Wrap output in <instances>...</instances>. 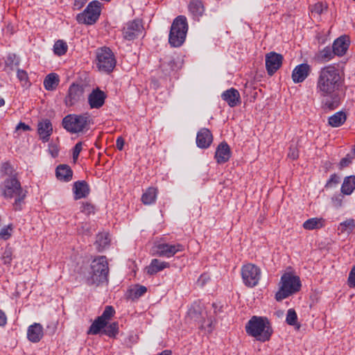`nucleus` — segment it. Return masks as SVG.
I'll return each instance as SVG.
<instances>
[{"label":"nucleus","instance_id":"f257e3e1","mask_svg":"<svg viewBox=\"0 0 355 355\" xmlns=\"http://www.w3.org/2000/svg\"><path fill=\"white\" fill-rule=\"evenodd\" d=\"M343 83L344 78L335 65L329 64L318 71L315 91L317 94L323 98L322 103L326 108L334 110L338 107V92Z\"/></svg>","mask_w":355,"mask_h":355},{"label":"nucleus","instance_id":"f03ea898","mask_svg":"<svg viewBox=\"0 0 355 355\" xmlns=\"http://www.w3.org/2000/svg\"><path fill=\"white\" fill-rule=\"evenodd\" d=\"M1 196L6 200L15 199L12 203L15 211H21L27 191L21 187L15 176L6 177L0 185Z\"/></svg>","mask_w":355,"mask_h":355},{"label":"nucleus","instance_id":"7ed1b4c3","mask_svg":"<svg viewBox=\"0 0 355 355\" xmlns=\"http://www.w3.org/2000/svg\"><path fill=\"white\" fill-rule=\"evenodd\" d=\"M245 331L257 340L264 343L270 339L273 329L267 318L254 315L246 323Z\"/></svg>","mask_w":355,"mask_h":355},{"label":"nucleus","instance_id":"20e7f679","mask_svg":"<svg viewBox=\"0 0 355 355\" xmlns=\"http://www.w3.org/2000/svg\"><path fill=\"white\" fill-rule=\"evenodd\" d=\"M89 276L87 278L89 286L98 287L108 283L109 268L105 256L95 258L90 265Z\"/></svg>","mask_w":355,"mask_h":355},{"label":"nucleus","instance_id":"39448f33","mask_svg":"<svg viewBox=\"0 0 355 355\" xmlns=\"http://www.w3.org/2000/svg\"><path fill=\"white\" fill-rule=\"evenodd\" d=\"M62 126L69 132L79 133L87 131L92 124V119L87 113L82 114H70L62 119Z\"/></svg>","mask_w":355,"mask_h":355},{"label":"nucleus","instance_id":"423d86ee","mask_svg":"<svg viewBox=\"0 0 355 355\" xmlns=\"http://www.w3.org/2000/svg\"><path fill=\"white\" fill-rule=\"evenodd\" d=\"M279 285V291L275 294L277 301H282L298 292L302 286L300 277L291 272L282 275Z\"/></svg>","mask_w":355,"mask_h":355},{"label":"nucleus","instance_id":"0eeeda50","mask_svg":"<svg viewBox=\"0 0 355 355\" xmlns=\"http://www.w3.org/2000/svg\"><path fill=\"white\" fill-rule=\"evenodd\" d=\"M188 31L187 18L183 15L177 17L173 21L168 42L171 46L180 47L184 42Z\"/></svg>","mask_w":355,"mask_h":355},{"label":"nucleus","instance_id":"6e6552de","mask_svg":"<svg viewBox=\"0 0 355 355\" xmlns=\"http://www.w3.org/2000/svg\"><path fill=\"white\" fill-rule=\"evenodd\" d=\"M96 62L98 70L106 73L112 72L116 64L114 53L106 46L96 49Z\"/></svg>","mask_w":355,"mask_h":355},{"label":"nucleus","instance_id":"1a4fd4ad","mask_svg":"<svg viewBox=\"0 0 355 355\" xmlns=\"http://www.w3.org/2000/svg\"><path fill=\"white\" fill-rule=\"evenodd\" d=\"M101 3L98 1H91L83 12L77 15L76 20L79 24H94L101 15Z\"/></svg>","mask_w":355,"mask_h":355},{"label":"nucleus","instance_id":"9d476101","mask_svg":"<svg viewBox=\"0 0 355 355\" xmlns=\"http://www.w3.org/2000/svg\"><path fill=\"white\" fill-rule=\"evenodd\" d=\"M241 275L245 286L252 288L257 286L261 278V270L252 263L244 265L241 268Z\"/></svg>","mask_w":355,"mask_h":355},{"label":"nucleus","instance_id":"9b49d317","mask_svg":"<svg viewBox=\"0 0 355 355\" xmlns=\"http://www.w3.org/2000/svg\"><path fill=\"white\" fill-rule=\"evenodd\" d=\"M144 31V26L141 21L133 20L128 21L123 29L124 39L132 41L140 36Z\"/></svg>","mask_w":355,"mask_h":355},{"label":"nucleus","instance_id":"f8f14e48","mask_svg":"<svg viewBox=\"0 0 355 355\" xmlns=\"http://www.w3.org/2000/svg\"><path fill=\"white\" fill-rule=\"evenodd\" d=\"M155 254L159 257L170 258L173 257L177 252H182L184 250V246L182 244H169V243H159L155 246Z\"/></svg>","mask_w":355,"mask_h":355},{"label":"nucleus","instance_id":"ddd939ff","mask_svg":"<svg viewBox=\"0 0 355 355\" xmlns=\"http://www.w3.org/2000/svg\"><path fill=\"white\" fill-rule=\"evenodd\" d=\"M283 56L275 52H270L266 55V67L268 75H273L282 66Z\"/></svg>","mask_w":355,"mask_h":355},{"label":"nucleus","instance_id":"4468645a","mask_svg":"<svg viewBox=\"0 0 355 355\" xmlns=\"http://www.w3.org/2000/svg\"><path fill=\"white\" fill-rule=\"evenodd\" d=\"M84 93L82 86L73 83L68 89V94L65 98V103L67 106H72L80 101Z\"/></svg>","mask_w":355,"mask_h":355},{"label":"nucleus","instance_id":"2eb2a0df","mask_svg":"<svg viewBox=\"0 0 355 355\" xmlns=\"http://www.w3.org/2000/svg\"><path fill=\"white\" fill-rule=\"evenodd\" d=\"M105 98V93L99 88H96L89 94L88 103L92 109H98L104 105Z\"/></svg>","mask_w":355,"mask_h":355},{"label":"nucleus","instance_id":"dca6fc26","mask_svg":"<svg viewBox=\"0 0 355 355\" xmlns=\"http://www.w3.org/2000/svg\"><path fill=\"white\" fill-rule=\"evenodd\" d=\"M311 67L306 63L296 66L292 72V79L295 83H302L309 75Z\"/></svg>","mask_w":355,"mask_h":355},{"label":"nucleus","instance_id":"f3484780","mask_svg":"<svg viewBox=\"0 0 355 355\" xmlns=\"http://www.w3.org/2000/svg\"><path fill=\"white\" fill-rule=\"evenodd\" d=\"M350 44L349 37L347 35H342L334 40L332 48L336 55L339 57L344 55Z\"/></svg>","mask_w":355,"mask_h":355},{"label":"nucleus","instance_id":"a211bd4d","mask_svg":"<svg viewBox=\"0 0 355 355\" xmlns=\"http://www.w3.org/2000/svg\"><path fill=\"white\" fill-rule=\"evenodd\" d=\"M213 141V136L207 128H201L197 133L196 144L200 148H207Z\"/></svg>","mask_w":355,"mask_h":355},{"label":"nucleus","instance_id":"6ab92c4d","mask_svg":"<svg viewBox=\"0 0 355 355\" xmlns=\"http://www.w3.org/2000/svg\"><path fill=\"white\" fill-rule=\"evenodd\" d=\"M221 98L231 107H236L241 103L240 94L233 87L224 91L221 94Z\"/></svg>","mask_w":355,"mask_h":355},{"label":"nucleus","instance_id":"aec40b11","mask_svg":"<svg viewBox=\"0 0 355 355\" xmlns=\"http://www.w3.org/2000/svg\"><path fill=\"white\" fill-rule=\"evenodd\" d=\"M231 157V150L226 142H221L216 148L214 158L219 164L227 162Z\"/></svg>","mask_w":355,"mask_h":355},{"label":"nucleus","instance_id":"412c9836","mask_svg":"<svg viewBox=\"0 0 355 355\" xmlns=\"http://www.w3.org/2000/svg\"><path fill=\"white\" fill-rule=\"evenodd\" d=\"M44 336L43 327L40 323L35 322L30 325L27 330V338L29 341L36 343L41 340Z\"/></svg>","mask_w":355,"mask_h":355},{"label":"nucleus","instance_id":"4be33fe9","mask_svg":"<svg viewBox=\"0 0 355 355\" xmlns=\"http://www.w3.org/2000/svg\"><path fill=\"white\" fill-rule=\"evenodd\" d=\"M53 132L52 124L49 119H45L38 123L37 132L44 142L49 140V137Z\"/></svg>","mask_w":355,"mask_h":355},{"label":"nucleus","instance_id":"5701e85b","mask_svg":"<svg viewBox=\"0 0 355 355\" xmlns=\"http://www.w3.org/2000/svg\"><path fill=\"white\" fill-rule=\"evenodd\" d=\"M73 191L74 199L78 200L86 198L89 195V187L85 181H77L73 184Z\"/></svg>","mask_w":355,"mask_h":355},{"label":"nucleus","instance_id":"b1692460","mask_svg":"<svg viewBox=\"0 0 355 355\" xmlns=\"http://www.w3.org/2000/svg\"><path fill=\"white\" fill-rule=\"evenodd\" d=\"M170 264L168 262L161 261L158 259H153L150 263L146 267V272L150 275H153L162 271L165 268H169Z\"/></svg>","mask_w":355,"mask_h":355},{"label":"nucleus","instance_id":"393cba45","mask_svg":"<svg viewBox=\"0 0 355 355\" xmlns=\"http://www.w3.org/2000/svg\"><path fill=\"white\" fill-rule=\"evenodd\" d=\"M188 8L193 19H198L205 11L204 6L200 0H191Z\"/></svg>","mask_w":355,"mask_h":355},{"label":"nucleus","instance_id":"a878e982","mask_svg":"<svg viewBox=\"0 0 355 355\" xmlns=\"http://www.w3.org/2000/svg\"><path fill=\"white\" fill-rule=\"evenodd\" d=\"M56 177L64 182H69L72 179L73 171L67 164H60L55 170Z\"/></svg>","mask_w":355,"mask_h":355},{"label":"nucleus","instance_id":"bb28decb","mask_svg":"<svg viewBox=\"0 0 355 355\" xmlns=\"http://www.w3.org/2000/svg\"><path fill=\"white\" fill-rule=\"evenodd\" d=\"M355 190V175L345 177L341 186V193L343 195H351Z\"/></svg>","mask_w":355,"mask_h":355},{"label":"nucleus","instance_id":"cd10ccee","mask_svg":"<svg viewBox=\"0 0 355 355\" xmlns=\"http://www.w3.org/2000/svg\"><path fill=\"white\" fill-rule=\"evenodd\" d=\"M346 119V114L343 111H339L329 117L328 123L331 127L337 128L342 125L345 122Z\"/></svg>","mask_w":355,"mask_h":355},{"label":"nucleus","instance_id":"c85d7f7f","mask_svg":"<svg viewBox=\"0 0 355 355\" xmlns=\"http://www.w3.org/2000/svg\"><path fill=\"white\" fill-rule=\"evenodd\" d=\"M59 82V76L55 73H51L47 75L45 78L44 80V87L48 91H53L56 89Z\"/></svg>","mask_w":355,"mask_h":355},{"label":"nucleus","instance_id":"c756f323","mask_svg":"<svg viewBox=\"0 0 355 355\" xmlns=\"http://www.w3.org/2000/svg\"><path fill=\"white\" fill-rule=\"evenodd\" d=\"M110 243V238L108 233H100L96 236V245L98 252L105 250Z\"/></svg>","mask_w":355,"mask_h":355},{"label":"nucleus","instance_id":"7c9ffc66","mask_svg":"<svg viewBox=\"0 0 355 355\" xmlns=\"http://www.w3.org/2000/svg\"><path fill=\"white\" fill-rule=\"evenodd\" d=\"M107 324V321H104L103 320L101 319V318L98 317L96 319L94 320L93 323L91 324L89 329L87 331V334L96 335L99 334L101 330L103 331Z\"/></svg>","mask_w":355,"mask_h":355},{"label":"nucleus","instance_id":"2f4dec72","mask_svg":"<svg viewBox=\"0 0 355 355\" xmlns=\"http://www.w3.org/2000/svg\"><path fill=\"white\" fill-rule=\"evenodd\" d=\"M157 190L155 187H149L143 193L141 201L144 205H151L156 200Z\"/></svg>","mask_w":355,"mask_h":355},{"label":"nucleus","instance_id":"473e14b6","mask_svg":"<svg viewBox=\"0 0 355 355\" xmlns=\"http://www.w3.org/2000/svg\"><path fill=\"white\" fill-rule=\"evenodd\" d=\"M323 225L324 220L318 218H309L303 223V227L309 230L320 229L322 227Z\"/></svg>","mask_w":355,"mask_h":355},{"label":"nucleus","instance_id":"72a5a7b5","mask_svg":"<svg viewBox=\"0 0 355 355\" xmlns=\"http://www.w3.org/2000/svg\"><path fill=\"white\" fill-rule=\"evenodd\" d=\"M355 228V220L353 218L347 219L339 224L338 230L343 234H349Z\"/></svg>","mask_w":355,"mask_h":355},{"label":"nucleus","instance_id":"f704fd0d","mask_svg":"<svg viewBox=\"0 0 355 355\" xmlns=\"http://www.w3.org/2000/svg\"><path fill=\"white\" fill-rule=\"evenodd\" d=\"M19 64V60L17 58L16 55L14 53H10L8 55L5 60L4 70L9 73L10 71L14 70L15 66H18Z\"/></svg>","mask_w":355,"mask_h":355},{"label":"nucleus","instance_id":"c9c22d12","mask_svg":"<svg viewBox=\"0 0 355 355\" xmlns=\"http://www.w3.org/2000/svg\"><path fill=\"white\" fill-rule=\"evenodd\" d=\"M327 7L321 2L315 3L310 6V12L312 17L320 18L321 14L326 10Z\"/></svg>","mask_w":355,"mask_h":355},{"label":"nucleus","instance_id":"e433bc0d","mask_svg":"<svg viewBox=\"0 0 355 355\" xmlns=\"http://www.w3.org/2000/svg\"><path fill=\"white\" fill-rule=\"evenodd\" d=\"M335 55L336 54L334 53L333 48H331L330 46L324 47L318 53V58L322 61L325 62L329 61L330 60L333 59Z\"/></svg>","mask_w":355,"mask_h":355},{"label":"nucleus","instance_id":"4c0bfd02","mask_svg":"<svg viewBox=\"0 0 355 355\" xmlns=\"http://www.w3.org/2000/svg\"><path fill=\"white\" fill-rule=\"evenodd\" d=\"M68 49V46L63 40H58L53 46L54 53L61 56L64 55Z\"/></svg>","mask_w":355,"mask_h":355},{"label":"nucleus","instance_id":"58836bf2","mask_svg":"<svg viewBox=\"0 0 355 355\" xmlns=\"http://www.w3.org/2000/svg\"><path fill=\"white\" fill-rule=\"evenodd\" d=\"M103 333L109 337H115L118 334V324L116 322H112L109 325L107 324Z\"/></svg>","mask_w":355,"mask_h":355},{"label":"nucleus","instance_id":"ea45409f","mask_svg":"<svg viewBox=\"0 0 355 355\" xmlns=\"http://www.w3.org/2000/svg\"><path fill=\"white\" fill-rule=\"evenodd\" d=\"M1 172L3 175H7V177H17V173H15L13 167L8 162H5L2 164Z\"/></svg>","mask_w":355,"mask_h":355},{"label":"nucleus","instance_id":"a19ab883","mask_svg":"<svg viewBox=\"0 0 355 355\" xmlns=\"http://www.w3.org/2000/svg\"><path fill=\"white\" fill-rule=\"evenodd\" d=\"M297 315L295 311L293 309H289L287 311L286 322L288 324L294 326L297 324Z\"/></svg>","mask_w":355,"mask_h":355},{"label":"nucleus","instance_id":"79ce46f5","mask_svg":"<svg viewBox=\"0 0 355 355\" xmlns=\"http://www.w3.org/2000/svg\"><path fill=\"white\" fill-rule=\"evenodd\" d=\"M17 76L19 80L21 82L22 86L26 87L30 85L28 74L26 71L18 69L17 71Z\"/></svg>","mask_w":355,"mask_h":355},{"label":"nucleus","instance_id":"37998d69","mask_svg":"<svg viewBox=\"0 0 355 355\" xmlns=\"http://www.w3.org/2000/svg\"><path fill=\"white\" fill-rule=\"evenodd\" d=\"M114 313L115 311L112 306H106L102 315L98 317L101 318V319L103 320L104 321L107 322V320H110L113 316Z\"/></svg>","mask_w":355,"mask_h":355},{"label":"nucleus","instance_id":"c03bdc74","mask_svg":"<svg viewBox=\"0 0 355 355\" xmlns=\"http://www.w3.org/2000/svg\"><path fill=\"white\" fill-rule=\"evenodd\" d=\"M80 211L86 215H90L92 214H94L95 207L90 202H83L80 207Z\"/></svg>","mask_w":355,"mask_h":355},{"label":"nucleus","instance_id":"a18cd8bd","mask_svg":"<svg viewBox=\"0 0 355 355\" xmlns=\"http://www.w3.org/2000/svg\"><path fill=\"white\" fill-rule=\"evenodd\" d=\"M12 251L10 248H6L5 250L3 251L1 259L4 264H10L12 261Z\"/></svg>","mask_w":355,"mask_h":355},{"label":"nucleus","instance_id":"49530a36","mask_svg":"<svg viewBox=\"0 0 355 355\" xmlns=\"http://www.w3.org/2000/svg\"><path fill=\"white\" fill-rule=\"evenodd\" d=\"M132 292L135 297L139 298L147 292V288L144 286L137 285L135 288L132 290Z\"/></svg>","mask_w":355,"mask_h":355},{"label":"nucleus","instance_id":"de8ad7c7","mask_svg":"<svg viewBox=\"0 0 355 355\" xmlns=\"http://www.w3.org/2000/svg\"><path fill=\"white\" fill-rule=\"evenodd\" d=\"M339 182H340L339 177L336 173L332 174V175H331L329 179L327 182V183L325 184V188H327V189L331 188V187L337 185L339 183Z\"/></svg>","mask_w":355,"mask_h":355},{"label":"nucleus","instance_id":"09e8293b","mask_svg":"<svg viewBox=\"0 0 355 355\" xmlns=\"http://www.w3.org/2000/svg\"><path fill=\"white\" fill-rule=\"evenodd\" d=\"M12 225H8L0 230V237L3 240L8 239L11 236Z\"/></svg>","mask_w":355,"mask_h":355},{"label":"nucleus","instance_id":"8fccbe9b","mask_svg":"<svg viewBox=\"0 0 355 355\" xmlns=\"http://www.w3.org/2000/svg\"><path fill=\"white\" fill-rule=\"evenodd\" d=\"M83 143L82 141H79L73 148V159L74 162H76L78 158L80 153L83 149Z\"/></svg>","mask_w":355,"mask_h":355},{"label":"nucleus","instance_id":"3c124183","mask_svg":"<svg viewBox=\"0 0 355 355\" xmlns=\"http://www.w3.org/2000/svg\"><path fill=\"white\" fill-rule=\"evenodd\" d=\"M343 196L340 194L334 195L331 198V202L333 205L336 207H340L343 205Z\"/></svg>","mask_w":355,"mask_h":355},{"label":"nucleus","instance_id":"603ef678","mask_svg":"<svg viewBox=\"0 0 355 355\" xmlns=\"http://www.w3.org/2000/svg\"><path fill=\"white\" fill-rule=\"evenodd\" d=\"M347 282L349 287L353 288L355 286V266H353L349 272Z\"/></svg>","mask_w":355,"mask_h":355},{"label":"nucleus","instance_id":"864d4df0","mask_svg":"<svg viewBox=\"0 0 355 355\" xmlns=\"http://www.w3.org/2000/svg\"><path fill=\"white\" fill-rule=\"evenodd\" d=\"M288 156L293 159H297L298 157V150L297 148L295 147H291Z\"/></svg>","mask_w":355,"mask_h":355},{"label":"nucleus","instance_id":"5fc2aeb1","mask_svg":"<svg viewBox=\"0 0 355 355\" xmlns=\"http://www.w3.org/2000/svg\"><path fill=\"white\" fill-rule=\"evenodd\" d=\"M87 1V0H75L74 3H73V9L74 10L81 9L85 6V4L86 3Z\"/></svg>","mask_w":355,"mask_h":355},{"label":"nucleus","instance_id":"6e6d98bb","mask_svg":"<svg viewBox=\"0 0 355 355\" xmlns=\"http://www.w3.org/2000/svg\"><path fill=\"white\" fill-rule=\"evenodd\" d=\"M19 130H22L24 131H28L31 130V128L29 125L25 124L23 122H20L17 124V125L15 128V130L18 131Z\"/></svg>","mask_w":355,"mask_h":355},{"label":"nucleus","instance_id":"4d7b16f0","mask_svg":"<svg viewBox=\"0 0 355 355\" xmlns=\"http://www.w3.org/2000/svg\"><path fill=\"white\" fill-rule=\"evenodd\" d=\"M124 144L125 141L121 137L117 138L116 141V146L117 149H119V150H122L124 146Z\"/></svg>","mask_w":355,"mask_h":355},{"label":"nucleus","instance_id":"13d9d810","mask_svg":"<svg viewBox=\"0 0 355 355\" xmlns=\"http://www.w3.org/2000/svg\"><path fill=\"white\" fill-rule=\"evenodd\" d=\"M7 323V317L5 314V313L0 310V326L3 327Z\"/></svg>","mask_w":355,"mask_h":355},{"label":"nucleus","instance_id":"bf43d9fd","mask_svg":"<svg viewBox=\"0 0 355 355\" xmlns=\"http://www.w3.org/2000/svg\"><path fill=\"white\" fill-rule=\"evenodd\" d=\"M350 162L351 161L349 158L345 157L340 160V164L341 167H345L348 166Z\"/></svg>","mask_w":355,"mask_h":355},{"label":"nucleus","instance_id":"052dcab7","mask_svg":"<svg viewBox=\"0 0 355 355\" xmlns=\"http://www.w3.org/2000/svg\"><path fill=\"white\" fill-rule=\"evenodd\" d=\"M204 277H205V275H201V276H200V277L199 278L198 281V283H200V282H202V283H201V285H202V286H203V285H204V284H205Z\"/></svg>","mask_w":355,"mask_h":355},{"label":"nucleus","instance_id":"680f3d73","mask_svg":"<svg viewBox=\"0 0 355 355\" xmlns=\"http://www.w3.org/2000/svg\"><path fill=\"white\" fill-rule=\"evenodd\" d=\"M4 104H5V101L3 100V98L0 97V107L4 105Z\"/></svg>","mask_w":355,"mask_h":355},{"label":"nucleus","instance_id":"e2e57ef3","mask_svg":"<svg viewBox=\"0 0 355 355\" xmlns=\"http://www.w3.org/2000/svg\"><path fill=\"white\" fill-rule=\"evenodd\" d=\"M355 1V0H354Z\"/></svg>","mask_w":355,"mask_h":355}]
</instances>
